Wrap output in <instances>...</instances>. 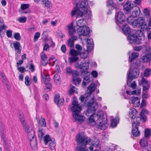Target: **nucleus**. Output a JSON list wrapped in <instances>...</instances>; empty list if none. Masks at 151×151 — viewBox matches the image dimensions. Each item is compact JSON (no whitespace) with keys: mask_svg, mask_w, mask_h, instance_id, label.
<instances>
[{"mask_svg":"<svg viewBox=\"0 0 151 151\" xmlns=\"http://www.w3.org/2000/svg\"><path fill=\"white\" fill-rule=\"evenodd\" d=\"M134 6H131V2H126L123 6V10L124 14L122 12H119L115 16V22L116 24L119 25L123 24L125 21L130 25L134 26V17H137L141 13L139 7L136 6V11H133L132 13L131 11Z\"/></svg>","mask_w":151,"mask_h":151,"instance_id":"f257e3e1","label":"nucleus"},{"mask_svg":"<svg viewBox=\"0 0 151 151\" xmlns=\"http://www.w3.org/2000/svg\"><path fill=\"white\" fill-rule=\"evenodd\" d=\"M96 88V85L91 83L88 86L86 92V98L84 104V106L87 107V111L88 113L93 112L96 110L98 107V104L96 102L94 96L91 97V93L94 91Z\"/></svg>","mask_w":151,"mask_h":151,"instance_id":"f03ea898","label":"nucleus"},{"mask_svg":"<svg viewBox=\"0 0 151 151\" xmlns=\"http://www.w3.org/2000/svg\"><path fill=\"white\" fill-rule=\"evenodd\" d=\"M76 141L77 144L79 145L77 147V151H92L93 148L92 146H98L99 142H96V144L93 142L92 140L89 137L86 136L82 133H79L76 135Z\"/></svg>","mask_w":151,"mask_h":151,"instance_id":"7ed1b4c3","label":"nucleus"},{"mask_svg":"<svg viewBox=\"0 0 151 151\" xmlns=\"http://www.w3.org/2000/svg\"><path fill=\"white\" fill-rule=\"evenodd\" d=\"M96 111L93 112L88 113L86 110V114L87 113L92 114L88 118L89 121L90 122H95L97 128L104 130L107 127V119L106 118L104 117V114L102 111H98L96 114H95V113Z\"/></svg>","mask_w":151,"mask_h":151,"instance_id":"20e7f679","label":"nucleus"},{"mask_svg":"<svg viewBox=\"0 0 151 151\" xmlns=\"http://www.w3.org/2000/svg\"><path fill=\"white\" fill-rule=\"evenodd\" d=\"M87 0L82 2L78 6L75 7L72 11V16L76 15L77 17H85V19H89L91 15V12L88 9Z\"/></svg>","mask_w":151,"mask_h":151,"instance_id":"39448f33","label":"nucleus"},{"mask_svg":"<svg viewBox=\"0 0 151 151\" xmlns=\"http://www.w3.org/2000/svg\"><path fill=\"white\" fill-rule=\"evenodd\" d=\"M89 60H86L84 62H81L80 64L78 62L75 65L76 67L80 69L81 76L83 79L82 85L85 86L91 81L90 78V74L89 72L87 71L89 68Z\"/></svg>","mask_w":151,"mask_h":151,"instance_id":"423d86ee","label":"nucleus"},{"mask_svg":"<svg viewBox=\"0 0 151 151\" xmlns=\"http://www.w3.org/2000/svg\"><path fill=\"white\" fill-rule=\"evenodd\" d=\"M72 104L73 106L71 107V110L73 112V118L78 121H83L84 116L80 115L81 110V107L79 106L77 101L73 100Z\"/></svg>","mask_w":151,"mask_h":151,"instance_id":"0eeeda50","label":"nucleus"},{"mask_svg":"<svg viewBox=\"0 0 151 151\" xmlns=\"http://www.w3.org/2000/svg\"><path fill=\"white\" fill-rule=\"evenodd\" d=\"M139 73V70L137 67L129 68L127 74V83L128 85L129 83L131 82L133 79L137 78Z\"/></svg>","mask_w":151,"mask_h":151,"instance_id":"6e6552de","label":"nucleus"},{"mask_svg":"<svg viewBox=\"0 0 151 151\" xmlns=\"http://www.w3.org/2000/svg\"><path fill=\"white\" fill-rule=\"evenodd\" d=\"M145 21V18L144 17H139L137 19L134 20V27L135 26L136 27L138 28L140 27L141 29H142L143 31H149L151 28L148 27L147 23Z\"/></svg>","mask_w":151,"mask_h":151,"instance_id":"1a4fd4ad","label":"nucleus"},{"mask_svg":"<svg viewBox=\"0 0 151 151\" xmlns=\"http://www.w3.org/2000/svg\"><path fill=\"white\" fill-rule=\"evenodd\" d=\"M29 132H27L28 133V137H32L30 139V145L32 149H35L37 147V141L36 137L35 136L34 131L33 130L32 128H30Z\"/></svg>","mask_w":151,"mask_h":151,"instance_id":"9d476101","label":"nucleus"},{"mask_svg":"<svg viewBox=\"0 0 151 151\" xmlns=\"http://www.w3.org/2000/svg\"><path fill=\"white\" fill-rule=\"evenodd\" d=\"M136 32V30L134 29L128 35L127 38L130 43L134 44H139L140 43V42L139 40L138 37H137Z\"/></svg>","mask_w":151,"mask_h":151,"instance_id":"9b49d317","label":"nucleus"},{"mask_svg":"<svg viewBox=\"0 0 151 151\" xmlns=\"http://www.w3.org/2000/svg\"><path fill=\"white\" fill-rule=\"evenodd\" d=\"M90 29L88 26H85L77 29V32L80 36H85L89 35Z\"/></svg>","mask_w":151,"mask_h":151,"instance_id":"f8f14e48","label":"nucleus"},{"mask_svg":"<svg viewBox=\"0 0 151 151\" xmlns=\"http://www.w3.org/2000/svg\"><path fill=\"white\" fill-rule=\"evenodd\" d=\"M139 143L143 149V151H150L151 149L150 145H148L147 139L145 138L142 139L139 142Z\"/></svg>","mask_w":151,"mask_h":151,"instance_id":"ddd939ff","label":"nucleus"},{"mask_svg":"<svg viewBox=\"0 0 151 151\" xmlns=\"http://www.w3.org/2000/svg\"><path fill=\"white\" fill-rule=\"evenodd\" d=\"M18 117L20 119L21 123L23 125L24 128L25 130L27 132H29V129L30 128H32V127H29L28 125H27L26 124V122H25V119L23 114L21 113V112H19L18 116Z\"/></svg>","mask_w":151,"mask_h":151,"instance_id":"4468645a","label":"nucleus"},{"mask_svg":"<svg viewBox=\"0 0 151 151\" xmlns=\"http://www.w3.org/2000/svg\"><path fill=\"white\" fill-rule=\"evenodd\" d=\"M122 30L124 34L128 35L131 33L132 31L133 30L130 29L129 26L127 23H125L122 26Z\"/></svg>","mask_w":151,"mask_h":151,"instance_id":"2eb2a0df","label":"nucleus"},{"mask_svg":"<svg viewBox=\"0 0 151 151\" xmlns=\"http://www.w3.org/2000/svg\"><path fill=\"white\" fill-rule=\"evenodd\" d=\"M60 96L58 94H56L54 97V101L55 103L58 106L62 105L64 102V99H60Z\"/></svg>","mask_w":151,"mask_h":151,"instance_id":"dca6fc26","label":"nucleus"},{"mask_svg":"<svg viewBox=\"0 0 151 151\" xmlns=\"http://www.w3.org/2000/svg\"><path fill=\"white\" fill-rule=\"evenodd\" d=\"M68 29L69 35L71 37L74 35L76 32L75 27L73 26V22H72L68 26Z\"/></svg>","mask_w":151,"mask_h":151,"instance_id":"f3484780","label":"nucleus"},{"mask_svg":"<svg viewBox=\"0 0 151 151\" xmlns=\"http://www.w3.org/2000/svg\"><path fill=\"white\" fill-rule=\"evenodd\" d=\"M12 44L13 45L15 50L17 51L18 54H20L21 52L22 47L19 42L18 41H16L15 42L12 43L11 45V46H12Z\"/></svg>","mask_w":151,"mask_h":151,"instance_id":"a211bd4d","label":"nucleus"},{"mask_svg":"<svg viewBox=\"0 0 151 151\" xmlns=\"http://www.w3.org/2000/svg\"><path fill=\"white\" fill-rule=\"evenodd\" d=\"M78 38L76 36L71 37L68 41L67 45L68 46L71 48L74 47V42L75 40H77Z\"/></svg>","mask_w":151,"mask_h":151,"instance_id":"6ab92c4d","label":"nucleus"},{"mask_svg":"<svg viewBox=\"0 0 151 151\" xmlns=\"http://www.w3.org/2000/svg\"><path fill=\"white\" fill-rule=\"evenodd\" d=\"M136 34L137 35V37H139V40H144L145 39V37L144 35V33L143 32L144 31L142 30V29L140 30H136Z\"/></svg>","mask_w":151,"mask_h":151,"instance_id":"aec40b11","label":"nucleus"},{"mask_svg":"<svg viewBox=\"0 0 151 151\" xmlns=\"http://www.w3.org/2000/svg\"><path fill=\"white\" fill-rule=\"evenodd\" d=\"M142 59L143 63H147L148 62H150L151 60V52H148L146 53L143 56Z\"/></svg>","mask_w":151,"mask_h":151,"instance_id":"412c9836","label":"nucleus"},{"mask_svg":"<svg viewBox=\"0 0 151 151\" xmlns=\"http://www.w3.org/2000/svg\"><path fill=\"white\" fill-rule=\"evenodd\" d=\"M77 25L79 27V28H81L86 26V22L85 19H81L76 21Z\"/></svg>","mask_w":151,"mask_h":151,"instance_id":"4be33fe9","label":"nucleus"},{"mask_svg":"<svg viewBox=\"0 0 151 151\" xmlns=\"http://www.w3.org/2000/svg\"><path fill=\"white\" fill-rule=\"evenodd\" d=\"M132 131V134L134 137H138L140 135V132L137 127H133Z\"/></svg>","mask_w":151,"mask_h":151,"instance_id":"5701e85b","label":"nucleus"},{"mask_svg":"<svg viewBox=\"0 0 151 151\" xmlns=\"http://www.w3.org/2000/svg\"><path fill=\"white\" fill-rule=\"evenodd\" d=\"M41 76L42 77L43 80L44 81V83L45 84H47L50 83V78L48 75H45L44 73H41Z\"/></svg>","mask_w":151,"mask_h":151,"instance_id":"b1692460","label":"nucleus"},{"mask_svg":"<svg viewBox=\"0 0 151 151\" xmlns=\"http://www.w3.org/2000/svg\"><path fill=\"white\" fill-rule=\"evenodd\" d=\"M139 54L138 53L133 52L129 56V60L130 63H132V60L138 57Z\"/></svg>","mask_w":151,"mask_h":151,"instance_id":"393cba45","label":"nucleus"},{"mask_svg":"<svg viewBox=\"0 0 151 151\" xmlns=\"http://www.w3.org/2000/svg\"><path fill=\"white\" fill-rule=\"evenodd\" d=\"M150 9L147 8H145L143 11L144 16L147 18V21H148V18H150Z\"/></svg>","mask_w":151,"mask_h":151,"instance_id":"a878e982","label":"nucleus"},{"mask_svg":"<svg viewBox=\"0 0 151 151\" xmlns=\"http://www.w3.org/2000/svg\"><path fill=\"white\" fill-rule=\"evenodd\" d=\"M81 79L79 77H75L73 78L72 83L74 85L77 86L81 82Z\"/></svg>","mask_w":151,"mask_h":151,"instance_id":"bb28decb","label":"nucleus"},{"mask_svg":"<svg viewBox=\"0 0 151 151\" xmlns=\"http://www.w3.org/2000/svg\"><path fill=\"white\" fill-rule=\"evenodd\" d=\"M6 28V27L4 24L0 25V36L1 37H4L5 35V31H3V30H5Z\"/></svg>","mask_w":151,"mask_h":151,"instance_id":"cd10ccee","label":"nucleus"},{"mask_svg":"<svg viewBox=\"0 0 151 151\" xmlns=\"http://www.w3.org/2000/svg\"><path fill=\"white\" fill-rule=\"evenodd\" d=\"M151 134V130L149 128H146L144 131V137L145 138L149 139Z\"/></svg>","mask_w":151,"mask_h":151,"instance_id":"c85d7f7f","label":"nucleus"},{"mask_svg":"<svg viewBox=\"0 0 151 151\" xmlns=\"http://www.w3.org/2000/svg\"><path fill=\"white\" fill-rule=\"evenodd\" d=\"M0 135H4V133L6 132V129L4 127L3 123L0 122Z\"/></svg>","mask_w":151,"mask_h":151,"instance_id":"c756f323","label":"nucleus"},{"mask_svg":"<svg viewBox=\"0 0 151 151\" xmlns=\"http://www.w3.org/2000/svg\"><path fill=\"white\" fill-rule=\"evenodd\" d=\"M120 118L118 114L114 118V128L116 127L118 124L119 122Z\"/></svg>","mask_w":151,"mask_h":151,"instance_id":"7c9ffc66","label":"nucleus"},{"mask_svg":"<svg viewBox=\"0 0 151 151\" xmlns=\"http://www.w3.org/2000/svg\"><path fill=\"white\" fill-rule=\"evenodd\" d=\"M42 4H44L47 8H50L51 6V2L48 0H42Z\"/></svg>","mask_w":151,"mask_h":151,"instance_id":"2f4dec72","label":"nucleus"},{"mask_svg":"<svg viewBox=\"0 0 151 151\" xmlns=\"http://www.w3.org/2000/svg\"><path fill=\"white\" fill-rule=\"evenodd\" d=\"M79 59V58L77 56H71L70 57L68 60L70 63H72L77 61Z\"/></svg>","mask_w":151,"mask_h":151,"instance_id":"473e14b6","label":"nucleus"},{"mask_svg":"<svg viewBox=\"0 0 151 151\" xmlns=\"http://www.w3.org/2000/svg\"><path fill=\"white\" fill-rule=\"evenodd\" d=\"M75 89H76L75 86L71 84L70 85V89L69 91V94L70 96H71L74 94L75 92Z\"/></svg>","mask_w":151,"mask_h":151,"instance_id":"72a5a7b5","label":"nucleus"},{"mask_svg":"<svg viewBox=\"0 0 151 151\" xmlns=\"http://www.w3.org/2000/svg\"><path fill=\"white\" fill-rule=\"evenodd\" d=\"M45 144L47 145L49 142H52V140L49 135H46L44 137Z\"/></svg>","mask_w":151,"mask_h":151,"instance_id":"f704fd0d","label":"nucleus"},{"mask_svg":"<svg viewBox=\"0 0 151 151\" xmlns=\"http://www.w3.org/2000/svg\"><path fill=\"white\" fill-rule=\"evenodd\" d=\"M140 117L137 116V119H139V120H142V122H145L146 121L147 117L145 114H142L141 113H140Z\"/></svg>","mask_w":151,"mask_h":151,"instance_id":"c9c22d12","label":"nucleus"},{"mask_svg":"<svg viewBox=\"0 0 151 151\" xmlns=\"http://www.w3.org/2000/svg\"><path fill=\"white\" fill-rule=\"evenodd\" d=\"M70 53L72 56H76L79 55V52L73 49H71L70 50Z\"/></svg>","mask_w":151,"mask_h":151,"instance_id":"e433bc0d","label":"nucleus"},{"mask_svg":"<svg viewBox=\"0 0 151 151\" xmlns=\"http://www.w3.org/2000/svg\"><path fill=\"white\" fill-rule=\"evenodd\" d=\"M56 146L55 142V140L50 142L49 146L51 150L55 149Z\"/></svg>","mask_w":151,"mask_h":151,"instance_id":"4c0bfd02","label":"nucleus"},{"mask_svg":"<svg viewBox=\"0 0 151 151\" xmlns=\"http://www.w3.org/2000/svg\"><path fill=\"white\" fill-rule=\"evenodd\" d=\"M151 70L150 68H146L145 70L144 76L145 77H148L151 74Z\"/></svg>","mask_w":151,"mask_h":151,"instance_id":"58836bf2","label":"nucleus"},{"mask_svg":"<svg viewBox=\"0 0 151 151\" xmlns=\"http://www.w3.org/2000/svg\"><path fill=\"white\" fill-rule=\"evenodd\" d=\"M60 81V78L59 75L56 73L54 76V81L56 83H58Z\"/></svg>","mask_w":151,"mask_h":151,"instance_id":"ea45409f","label":"nucleus"},{"mask_svg":"<svg viewBox=\"0 0 151 151\" xmlns=\"http://www.w3.org/2000/svg\"><path fill=\"white\" fill-rule=\"evenodd\" d=\"M130 110V111H129L130 113H131V114L133 116H137L138 112L136 109L134 108H132Z\"/></svg>","mask_w":151,"mask_h":151,"instance_id":"a19ab883","label":"nucleus"},{"mask_svg":"<svg viewBox=\"0 0 151 151\" xmlns=\"http://www.w3.org/2000/svg\"><path fill=\"white\" fill-rule=\"evenodd\" d=\"M94 47V44H90V45H88L87 46L86 51L87 53H88L91 51Z\"/></svg>","mask_w":151,"mask_h":151,"instance_id":"79ce46f5","label":"nucleus"},{"mask_svg":"<svg viewBox=\"0 0 151 151\" xmlns=\"http://www.w3.org/2000/svg\"><path fill=\"white\" fill-rule=\"evenodd\" d=\"M80 55V58L82 59H84L86 58L88 55L87 53L85 52H79V55Z\"/></svg>","mask_w":151,"mask_h":151,"instance_id":"37998d69","label":"nucleus"},{"mask_svg":"<svg viewBox=\"0 0 151 151\" xmlns=\"http://www.w3.org/2000/svg\"><path fill=\"white\" fill-rule=\"evenodd\" d=\"M45 130L43 129H39V133L38 134V137L42 138L44 134Z\"/></svg>","mask_w":151,"mask_h":151,"instance_id":"c03bdc74","label":"nucleus"},{"mask_svg":"<svg viewBox=\"0 0 151 151\" xmlns=\"http://www.w3.org/2000/svg\"><path fill=\"white\" fill-rule=\"evenodd\" d=\"M32 60H31L29 62V64L30 65V67L29 69H31V71L32 72H34L35 70V67L33 64L32 63Z\"/></svg>","mask_w":151,"mask_h":151,"instance_id":"a18cd8bd","label":"nucleus"},{"mask_svg":"<svg viewBox=\"0 0 151 151\" xmlns=\"http://www.w3.org/2000/svg\"><path fill=\"white\" fill-rule=\"evenodd\" d=\"M140 124V122L139 121V120H136L135 121H133L132 123V127H137V126H139Z\"/></svg>","mask_w":151,"mask_h":151,"instance_id":"49530a36","label":"nucleus"},{"mask_svg":"<svg viewBox=\"0 0 151 151\" xmlns=\"http://www.w3.org/2000/svg\"><path fill=\"white\" fill-rule=\"evenodd\" d=\"M42 120H40L39 122V123L42 126L45 127L46 126V123L45 119L44 118H41Z\"/></svg>","mask_w":151,"mask_h":151,"instance_id":"de8ad7c7","label":"nucleus"},{"mask_svg":"<svg viewBox=\"0 0 151 151\" xmlns=\"http://www.w3.org/2000/svg\"><path fill=\"white\" fill-rule=\"evenodd\" d=\"M72 75V79L73 78H74L75 77H78V76H79V73L78 72L74 70H73V71L71 74Z\"/></svg>","mask_w":151,"mask_h":151,"instance_id":"09e8293b","label":"nucleus"},{"mask_svg":"<svg viewBox=\"0 0 151 151\" xmlns=\"http://www.w3.org/2000/svg\"><path fill=\"white\" fill-rule=\"evenodd\" d=\"M128 1H129L131 2V6H134L132 8V9H134V11H136V6L137 7H139L137 6L136 4V1L135 0L134 1H127L126 2H127Z\"/></svg>","mask_w":151,"mask_h":151,"instance_id":"8fccbe9b","label":"nucleus"},{"mask_svg":"<svg viewBox=\"0 0 151 151\" xmlns=\"http://www.w3.org/2000/svg\"><path fill=\"white\" fill-rule=\"evenodd\" d=\"M108 7H113V0H108L106 4Z\"/></svg>","mask_w":151,"mask_h":151,"instance_id":"3c124183","label":"nucleus"},{"mask_svg":"<svg viewBox=\"0 0 151 151\" xmlns=\"http://www.w3.org/2000/svg\"><path fill=\"white\" fill-rule=\"evenodd\" d=\"M29 4H22L21 5V8L22 10H24L29 8Z\"/></svg>","mask_w":151,"mask_h":151,"instance_id":"603ef678","label":"nucleus"},{"mask_svg":"<svg viewBox=\"0 0 151 151\" xmlns=\"http://www.w3.org/2000/svg\"><path fill=\"white\" fill-rule=\"evenodd\" d=\"M14 38L17 40L19 41L21 40V37L19 33H15L14 35Z\"/></svg>","mask_w":151,"mask_h":151,"instance_id":"864d4df0","label":"nucleus"},{"mask_svg":"<svg viewBox=\"0 0 151 151\" xmlns=\"http://www.w3.org/2000/svg\"><path fill=\"white\" fill-rule=\"evenodd\" d=\"M29 79V77L28 76H27L25 77V83L26 85L27 86H30L31 83V82L28 80Z\"/></svg>","mask_w":151,"mask_h":151,"instance_id":"5fc2aeb1","label":"nucleus"},{"mask_svg":"<svg viewBox=\"0 0 151 151\" xmlns=\"http://www.w3.org/2000/svg\"><path fill=\"white\" fill-rule=\"evenodd\" d=\"M40 33L38 32H37L35 34L34 40V42H36L38 38L40 36Z\"/></svg>","mask_w":151,"mask_h":151,"instance_id":"6e6d98bb","label":"nucleus"},{"mask_svg":"<svg viewBox=\"0 0 151 151\" xmlns=\"http://www.w3.org/2000/svg\"><path fill=\"white\" fill-rule=\"evenodd\" d=\"M3 141V145H4V147H5L7 151H9V148L8 147V143L6 142V139H4Z\"/></svg>","mask_w":151,"mask_h":151,"instance_id":"4d7b16f0","label":"nucleus"},{"mask_svg":"<svg viewBox=\"0 0 151 151\" xmlns=\"http://www.w3.org/2000/svg\"><path fill=\"white\" fill-rule=\"evenodd\" d=\"M27 18L25 17H20L18 19L19 22L21 23H24L25 22Z\"/></svg>","mask_w":151,"mask_h":151,"instance_id":"13d9d810","label":"nucleus"},{"mask_svg":"<svg viewBox=\"0 0 151 151\" xmlns=\"http://www.w3.org/2000/svg\"><path fill=\"white\" fill-rule=\"evenodd\" d=\"M18 70L21 73H24L25 71H27L24 68L23 66L19 67H17Z\"/></svg>","mask_w":151,"mask_h":151,"instance_id":"bf43d9fd","label":"nucleus"},{"mask_svg":"<svg viewBox=\"0 0 151 151\" xmlns=\"http://www.w3.org/2000/svg\"><path fill=\"white\" fill-rule=\"evenodd\" d=\"M129 86H130L133 89H134L136 88L137 87V85L135 81H133L131 85L129 84Z\"/></svg>","mask_w":151,"mask_h":151,"instance_id":"052dcab7","label":"nucleus"},{"mask_svg":"<svg viewBox=\"0 0 151 151\" xmlns=\"http://www.w3.org/2000/svg\"><path fill=\"white\" fill-rule=\"evenodd\" d=\"M146 105V103L145 100L144 99H143L140 106V108H142L143 107H145Z\"/></svg>","mask_w":151,"mask_h":151,"instance_id":"680f3d73","label":"nucleus"},{"mask_svg":"<svg viewBox=\"0 0 151 151\" xmlns=\"http://www.w3.org/2000/svg\"><path fill=\"white\" fill-rule=\"evenodd\" d=\"M75 47L76 49L78 50L77 51L78 52L81 51L82 50V47L78 44H77L76 45Z\"/></svg>","mask_w":151,"mask_h":151,"instance_id":"e2e57ef3","label":"nucleus"},{"mask_svg":"<svg viewBox=\"0 0 151 151\" xmlns=\"http://www.w3.org/2000/svg\"><path fill=\"white\" fill-rule=\"evenodd\" d=\"M12 31L11 30H9L6 31V34L8 37L10 38L12 37Z\"/></svg>","mask_w":151,"mask_h":151,"instance_id":"0e129e2a","label":"nucleus"},{"mask_svg":"<svg viewBox=\"0 0 151 151\" xmlns=\"http://www.w3.org/2000/svg\"><path fill=\"white\" fill-rule=\"evenodd\" d=\"M140 113H141L142 114H149V112L147 109L144 108L142 109Z\"/></svg>","mask_w":151,"mask_h":151,"instance_id":"69168bd1","label":"nucleus"},{"mask_svg":"<svg viewBox=\"0 0 151 151\" xmlns=\"http://www.w3.org/2000/svg\"><path fill=\"white\" fill-rule=\"evenodd\" d=\"M141 61L139 59L136 60L133 63L135 65L136 67L138 68L139 66H140Z\"/></svg>","mask_w":151,"mask_h":151,"instance_id":"338daca9","label":"nucleus"},{"mask_svg":"<svg viewBox=\"0 0 151 151\" xmlns=\"http://www.w3.org/2000/svg\"><path fill=\"white\" fill-rule=\"evenodd\" d=\"M66 72L69 74H71L73 71V70H72L70 67H67L66 68Z\"/></svg>","mask_w":151,"mask_h":151,"instance_id":"774afa93","label":"nucleus"}]
</instances>
